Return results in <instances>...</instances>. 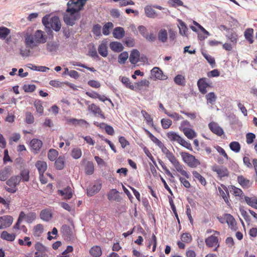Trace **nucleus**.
Segmentation results:
<instances>
[{
    "label": "nucleus",
    "mask_w": 257,
    "mask_h": 257,
    "mask_svg": "<svg viewBox=\"0 0 257 257\" xmlns=\"http://www.w3.org/2000/svg\"><path fill=\"white\" fill-rule=\"evenodd\" d=\"M158 143V147L161 149L163 154L171 163L176 170L182 176H184L187 178H189V173L184 170V166L180 163L174 154L170 151L161 142H159Z\"/></svg>",
    "instance_id": "obj_1"
},
{
    "label": "nucleus",
    "mask_w": 257,
    "mask_h": 257,
    "mask_svg": "<svg viewBox=\"0 0 257 257\" xmlns=\"http://www.w3.org/2000/svg\"><path fill=\"white\" fill-rule=\"evenodd\" d=\"M47 41V36L41 30H37L33 35L27 34L25 36V43L27 47L34 49L40 44Z\"/></svg>",
    "instance_id": "obj_2"
},
{
    "label": "nucleus",
    "mask_w": 257,
    "mask_h": 257,
    "mask_svg": "<svg viewBox=\"0 0 257 257\" xmlns=\"http://www.w3.org/2000/svg\"><path fill=\"white\" fill-rule=\"evenodd\" d=\"M42 23L46 27L52 28L56 32L59 31L61 28L60 20L57 16L50 18L49 16H46L43 18Z\"/></svg>",
    "instance_id": "obj_3"
},
{
    "label": "nucleus",
    "mask_w": 257,
    "mask_h": 257,
    "mask_svg": "<svg viewBox=\"0 0 257 257\" xmlns=\"http://www.w3.org/2000/svg\"><path fill=\"white\" fill-rule=\"evenodd\" d=\"M168 140L172 143L176 142L181 145L182 147L192 151V147L191 144L185 141L183 138L179 136L177 133L171 131L169 132L166 135Z\"/></svg>",
    "instance_id": "obj_4"
},
{
    "label": "nucleus",
    "mask_w": 257,
    "mask_h": 257,
    "mask_svg": "<svg viewBox=\"0 0 257 257\" xmlns=\"http://www.w3.org/2000/svg\"><path fill=\"white\" fill-rule=\"evenodd\" d=\"M180 155L183 162L190 168H196L201 165L200 161L189 153L183 152L180 153Z\"/></svg>",
    "instance_id": "obj_5"
},
{
    "label": "nucleus",
    "mask_w": 257,
    "mask_h": 257,
    "mask_svg": "<svg viewBox=\"0 0 257 257\" xmlns=\"http://www.w3.org/2000/svg\"><path fill=\"white\" fill-rule=\"evenodd\" d=\"M21 178L19 176H14L11 177L6 184L9 187H5V189L9 193H14L17 191V186L20 183Z\"/></svg>",
    "instance_id": "obj_6"
},
{
    "label": "nucleus",
    "mask_w": 257,
    "mask_h": 257,
    "mask_svg": "<svg viewBox=\"0 0 257 257\" xmlns=\"http://www.w3.org/2000/svg\"><path fill=\"white\" fill-rule=\"evenodd\" d=\"M86 2V0H70L67 3V11L79 13Z\"/></svg>",
    "instance_id": "obj_7"
},
{
    "label": "nucleus",
    "mask_w": 257,
    "mask_h": 257,
    "mask_svg": "<svg viewBox=\"0 0 257 257\" xmlns=\"http://www.w3.org/2000/svg\"><path fill=\"white\" fill-rule=\"evenodd\" d=\"M66 14H64L63 20L66 25L73 26L75 24V21L78 20L80 17L79 13L72 11H67L66 10Z\"/></svg>",
    "instance_id": "obj_8"
},
{
    "label": "nucleus",
    "mask_w": 257,
    "mask_h": 257,
    "mask_svg": "<svg viewBox=\"0 0 257 257\" xmlns=\"http://www.w3.org/2000/svg\"><path fill=\"white\" fill-rule=\"evenodd\" d=\"M61 232L64 239L67 240H72L75 238L73 229L67 225H63L61 227Z\"/></svg>",
    "instance_id": "obj_9"
},
{
    "label": "nucleus",
    "mask_w": 257,
    "mask_h": 257,
    "mask_svg": "<svg viewBox=\"0 0 257 257\" xmlns=\"http://www.w3.org/2000/svg\"><path fill=\"white\" fill-rule=\"evenodd\" d=\"M219 236L217 235H211L205 239L206 245L208 247H215L214 251H217L219 246Z\"/></svg>",
    "instance_id": "obj_10"
},
{
    "label": "nucleus",
    "mask_w": 257,
    "mask_h": 257,
    "mask_svg": "<svg viewBox=\"0 0 257 257\" xmlns=\"http://www.w3.org/2000/svg\"><path fill=\"white\" fill-rule=\"evenodd\" d=\"M14 218L10 215H4L0 217V229H5L10 227L13 223Z\"/></svg>",
    "instance_id": "obj_11"
},
{
    "label": "nucleus",
    "mask_w": 257,
    "mask_h": 257,
    "mask_svg": "<svg viewBox=\"0 0 257 257\" xmlns=\"http://www.w3.org/2000/svg\"><path fill=\"white\" fill-rule=\"evenodd\" d=\"M208 127L213 134L218 136H221L224 134L223 130L215 122L212 121L210 122Z\"/></svg>",
    "instance_id": "obj_12"
},
{
    "label": "nucleus",
    "mask_w": 257,
    "mask_h": 257,
    "mask_svg": "<svg viewBox=\"0 0 257 257\" xmlns=\"http://www.w3.org/2000/svg\"><path fill=\"white\" fill-rule=\"evenodd\" d=\"M225 222L228 224V227L232 230L235 231L237 229L236 221L234 218L230 214H225Z\"/></svg>",
    "instance_id": "obj_13"
},
{
    "label": "nucleus",
    "mask_w": 257,
    "mask_h": 257,
    "mask_svg": "<svg viewBox=\"0 0 257 257\" xmlns=\"http://www.w3.org/2000/svg\"><path fill=\"white\" fill-rule=\"evenodd\" d=\"M42 145V142L37 139H33L30 142L31 149L35 154H37L40 151Z\"/></svg>",
    "instance_id": "obj_14"
},
{
    "label": "nucleus",
    "mask_w": 257,
    "mask_h": 257,
    "mask_svg": "<svg viewBox=\"0 0 257 257\" xmlns=\"http://www.w3.org/2000/svg\"><path fill=\"white\" fill-rule=\"evenodd\" d=\"M206 78H201L197 81V86L199 91L203 94L207 93L206 88L209 86V84L206 82Z\"/></svg>",
    "instance_id": "obj_15"
},
{
    "label": "nucleus",
    "mask_w": 257,
    "mask_h": 257,
    "mask_svg": "<svg viewBox=\"0 0 257 257\" xmlns=\"http://www.w3.org/2000/svg\"><path fill=\"white\" fill-rule=\"evenodd\" d=\"M88 110L93 113L94 115H99L100 117L103 119L105 118L99 106L94 103L89 104L88 106Z\"/></svg>",
    "instance_id": "obj_16"
},
{
    "label": "nucleus",
    "mask_w": 257,
    "mask_h": 257,
    "mask_svg": "<svg viewBox=\"0 0 257 257\" xmlns=\"http://www.w3.org/2000/svg\"><path fill=\"white\" fill-rule=\"evenodd\" d=\"M212 171L216 172L220 178L229 175V172L227 169L224 167L213 166L212 167Z\"/></svg>",
    "instance_id": "obj_17"
},
{
    "label": "nucleus",
    "mask_w": 257,
    "mask_h": 257,
    "mask_svg": "<svg viewBox=\"0 0 257 257\" xmlns=\"http://www.w3.org/2000/svg\"><path fill=\"white\" fill-rule=\"evenodd\" d=\"M99 54L103 57H106L108 55L107 41L103 40L98 47Z\"/></svg>",
    "instance_id": "obj_18"
},
{
    "label": "nucleus",
    "mask_w": 257,
    "mask_h": 257,
    "mask_svg": "<svg viewBox=\"0 0 257 257\" xmlns=\"http://www.w3.org/2000/svg\"><path fill=\"white\" fill-rule=\"evenodd\" d=\"M221 188L219 187L218 188V191L219 193V194L222 196V198L225 202V203L227 204H229V193L228 191V189L227 187L223 185H221Z\"/></svg>",
    "instance_id": "obj_19"
},
{
    "label": "nucleus",
    "mask_w": 257,
    "mask_h": 257,
    "mask_svg": "<svg viewBox=\"0 0 257 257\" xmlns=\"http://www.w3.org/2000/svg\"><path fill=\"white\" fill-rule=\"evenodd\" d=\"M101 188V184L100 183H95L92 186L89 187L87 189V195L88 196H93L98 193Z\"/></svg>",
    "instance_id": "obj_20"
},
{
    "label": "nucleus",
    "mask_w": 257,
    "mask_h": 257,
    "mask_svg": "<svg viewBox=\"0 0 257 257\" xmlns=\"http://www.w3.org/2000/svg\"><path fill=\"white\" fill-rule=\"evenodd\" d=\"M151 74L159 80H165L167 78V76L163 74V71L158 67L153 68L151 70Z\"/></svg>",
    "instance_id": "obj_21"
},
{
    "label": "nucleus",
    "mask_w": 257,
    "mask_h": 257,
    "mask_svg": "<svg viewBox=\"0 0 257 257\" xmlns=\"http://www.w3.org/2000/svg\"><path fill=\"white\" fill-rule=\"evenodd\" d=\"M35 166L38 170L39 175H41V177H44V173L47 168L46 162L43 161H38L36 162Z\"/></svg>",
    "instance_id": "obj_22"
},
{
    "label": "nucleus",
    "mask_w": 257,
    "mask_h": 257,
    "mask_svg": "<svg viewBox=\"0 0 257 257\" xmlns=\"http://www.w3.org/2000/svg\"><path fill=\"white\" fill-rule=\"evenodd\" d=\"M107 198L109 201L114 200L119 201L120 196L118 194V191L115 189H112L109 191L107 194Z\"/></svg>",
    "instance_id": "obj_23"
},
{
    "label": "nucleus",
    "mask_w": 257,
    "mask_h": 257,
    "mask_svg": "<svg viewBox=\"0 0 257 257\" xmlns=\"http://www.w3.org/2000/svg\"><path fill=\"white\" fill-rule=\"evenodd\" d=\"M110 48L114 52H120L123 49V47L121 43L118 42H111L109 44Z\"/></svg>",
    "instance_id": "obj_24"
},
{
    "label": "nucleus",
    "mask_w": 257,
    "mask_h": 257,
    "mask_svg": "<svg viewBox=\"0 0 257 257\" xmlns=\"http://www.w3.org/2000/svg\"><path fill=\"white\" fill-rule=\"evenodd\" d=\"M112 34L115 38L120 39L124 36L125 32L123 28L118 27L114 29Z\"/></svg>",
    "instance_id": "obj_25"
},
{
    "label": "nucleus",
    "mask_w": 257,
    "mask_h": 257,
    "mask_svg": "<svg viewBox=\"0 0 257 257\" xmlns=\"http://www.w3.org/2000/svg\"><path fill=\"white\" fill-rule=\"evenodd\" d=\"M11 174V169L9 167H5L0 170V180L6 181Z\"/></svg>",
    "instance_id": "obj_26"
},
{
    "label": "nucleus",
    "mask_w": 257,
    "mask_h": 257,
    "mask_svg": "<svg viewBox=\"0 0 257 257\" xmlns=\"http://www.w3.org/2000/svg\"><path fill=\"white\" fill-rule=\"evenodd\" d=\"M140 58V52L137 49H134L130 56V61L131 63L135 64L137 63L139 61Z\"/></svg>",
    "instance_id": "obj_27"
},
{
    "label": "nucleus",
    "mask_w": 257,
    "mask_h": 257,
    "mask_svg": "<svg viewBox=\"0 0 257 257\" xmlns=\"http://www.w3.org/2000/svg\"><path fill=\"white\" fill-rule=\"evenodd\" d=\"M237 181L239 184L244 188H248L251 185L250 180L242 175L238 176Z\"/></svg>",
    "instance_id": "obj_28"
},
{
    "label": "nucleus",
    "mask_w": 257,
    "mask_h": 257,
    "mask_svg": "<svg viewBox=\"0 0 257 257\" xmlns=\"http://www.w3.org/2000/svg\"><path fill=\"white\" fill-rule=\"evenodd\" d=\"M59 47V43L57 42H49L46 44L47 50L52 53H55Z\"/></svg>",
    "instance_id": "obj_29"
},
{
    "label": "nucleus",
    "mask_w": 257,
    "mask_h": 257,
    "mask_svg": "<svg viewBox=\"0 0 257 257\" xmlns=\"http://www.w3.org/2000/svg\"><path fill=\"white\" fill-rule=\"evenodd\" d=\"M16 234L14 233H10L7 231H3L1 234V238L8 241H13L16 238Z\"/></svg>",
    "instance_id": "obj_30"
},
{
    "label": "nucleus",
    "mask_w": 257,
    "mask_h": 257,
    "mask_svg": "<svg viewBox=\"0 0 257 257\" xmlns=\"http://www.w3.org/2000/svg\"><path fill=\"white\" fill-rule=\"evenodd\" d=\"M119 80L122 82V83L126 87L132 90H135V86L132 83L130 79L125 76H119Z\"/></svg>",
    "instance_id": "obj_31"
},
{
    "label": "nucleus",
    "mask_w": 257,
    "mask_h": 257,
    "mask_svg": "<svg viewBox=\"0 0 257 257\" xmlns=\"http://www.w3.org/2000/svg\"><path fill=\"white\" fill-rule=\"evenodd\" d=\"M59 194L63 196L65 199H69L72 197V189L70 187H67L63 190H59Z\"/></svg>",
    "instance_id": "obj_32"
},
{
    "label": "nucleus",
    "mask_w": 257,
    "mask_h": 257,
    "mask_svg": "<svg viewBox=\"0 0 257 257\" xmlns=\"http://www.w3.org/2000/svg\"><path fill=\"white\" fill-rule=\"evenodd\" d=\"M40 217L43 220L48 221L52 218V213L47 209H43L40 212Z\"/></svg>",
    "instance_id": "obj_33"
},
{
    "label": "nucleus",
    "mask_w": 257,
    "mask_h": 257,
    "mask_svg": "<svg viewBox=\"0 0 257 257\" xmlns=\"http://www.w3.org/2000/svg\"><path fill=\"white\" fill-rule=\"evenodd\" d=\"M158 38L159 41L162 43H165L168 39V33L166 29H161L158 34Z\"/></svg>",
    "instance_id": "obj_34"
},
{
    "label": "nucleus",
    "mask_w": 257,
    "mask_h": 257,
    "mask_svg": "<svg viewBox=\"0 0 257 257\" xmlns=\"http://www.w3.org/2000/svg\"><path fill=\"white\" fill-rule=\"evenodd\" d=\"M55 160V166L56 168L59 170H62L64 167L65 157L63 156H60Z\"/></svg>",
    "instance_id": "obj_35"
},
{
    "label": "nucleus",
    "mask_w": 257,
    "mask_h": 257,
    "mask_svg": "<svg viewBox=\"0 0 257 257\" xmlns=\"http://www.w3.org/2000/svg\"><path fill=\"white\" fill-rule=\"evenodd\" d=\"M253 29L252 28H248L244 32V37L245 39L249 43L252 44L253 42Z\"/></svg>",
    "instance_id": "obj_36"
},
{
    "label": "nucleus",
    "mask_w": 257,
    "mask_h": 257,
    "mask_svg": "<svg viewBox=\"0 0 257 257\" xmlns=\"http://www.w3.org/2000/svg\"><path fill=\"white\" fill-rule=\"evenodd\" d=\"M44 231L43 225L38 224L35 225L33 229V234L35 237H40Z\"/></svg>",
    "instance_id": "obj_37"
},
{
    "label": "nucleus",
    "mask_w": 257,
    "mask_h": 257,
    "mask_svg": "<svg viewBox=\"0 0 257 257\" xmlns=\"http://www.w3.org/2000/svg\"><path fill=\"white\" fill-rule=\"evenodd\" d=\"M145 12L146 15L151 18H155L157 17V15L155 10H154L151 6H148L145 8Z\"/></svg>",
    "instance_id": "obj_38"
},
{
    "label": "nucleus",
    "mask_w": 257,
    "mask_h": 257,
    "mask_svg": "<svg viewBox=\"0 0 257 257\" xmlns=\"http://www.w3.org/2000/svg\"><path fill=\"white\" fill-rule=\"evenodd\" d=\"M90 254L94 257H99L101 255V249L99 246H94L89 250Z\"/></svg>",
    "instance_id": "obj_39"
},
{
    "label": "nucleus",
    "mask_w": 257,
    "mask_h": 257,
    "mask_svg": "<svg viewBox=\"0 0 257 257\" xmlns=\"http://www.w3.org/2000/svg\"><path fill=\"white\" fill-rule=\"evenodd\" d=\"M183 132L185 136L189 139H193L197 136L195 132L190 127L187 129H183Z\"/></svg>",
    "instance_id": "obj_40"
},
{
    "label": "nucleus",
    "mask_w": 257,
    "mask_h": 257,
    "mask_svg": "<svg viewBox=\"0 0 257 257\" xmlns=\"http://www.w3.org/2000/svg\"><path fill=\"white\" fill-rule=\"evenodd\" d=\"M246 203L251 207L257 209V198L256 197H244Z\"/></svg>",
    "instance_id": "obj_41"
},
{
    "label": "nucleus",
    "mask_w": 257,
    "mask_h": 257,
    "mask_svg": "<svg viewBox=\"0 0 257 257\" xmlns=\"http://www.w3.org/2000/svg\"><path fill=\"white\" fill-rule=\"evenodd\" d=\"M179 33L182 36H187L188 28L185 23L181 20H178Z\"/></svg>",
    "instance_id": "obj_42"
},
{
    "label": "nucleus",
    "mask_w": 257,
    "mask_h": 257,
    "mask_svg": "<svg viewBox=\"0 0 257 257\" xmlns=\"http://www.w3.org/2000/svg\"><path fill=\"white\" fill-rule=\"evenodd\" d=\"M192 174L193 175V177L197 179L199 182L201 183V185L203 186H205L206 184V181L204 177H203L200 173H199L196 171H193L192 172Z\"/></svg>",
    "instance_id": "obj_43"
},
{
    "label": "nucleus",
    "mask_w": 257,
    "mask_h": 257,
    "mask_svg": "<svg viewBox=\"0 0 257 257\" xmlns=\"http://www.w3.org/2000/svg\"><path fill=\"white\" fill-rule=\"evenodd\" d=\"M58 155V152L56 150L51 149L48 152V158L50 161H54L57 159Z\"/></svg>",
    "instance_id": "obj_44"
},
{
    "label": "nucleus",
    "mask_w": 257,
    "mask_h": 257,
    "mask_svg": "<svg viewBox=\"0 0 257 257\" xmlns=\"http://www.w3.org/2000/svg\"><path fill=\"white\" fill-rule=\"evenodd\" d=\"M10 34V29L5 27H0V38L1 39H6Z\"/></svg>",
    "instance_id": "obj_45"
},
{
    "label": "nucleus",
    "mask_w": 257,
    "mask_h": 257,
    "mask_svg": "<svg viewBox=\"0 0 257 257\" xmlns=\"http://www.w3.org/2000/svg\"><path fill=\"white\" fill-rule=\"evenodd\" d=\"M18 243L20 245L28 246V247L31 246L32 244V242L30 240V238L28 236H25L23 239H19Z\"/></svg>",
    "instance_id": "obj_46"
},
{
    "label": "nucleus",
    "mask_w": 257,
    "mask_h": 257,
    "mask_svg": "<svg viewBox=\"0 0 257 257\" xmlns=\"http://www.w3.org/2000/svg\"><path fill=\"white\" fill-rule=\"evenodd\" d=\"M229 148L232 151L238 153L240 150L241 146L238 142L233 141L229 144Z\"/></svg>",
    "instance_id": "obj_47"
},
{
    "label": "nucleus",
    "mask_w": 257,
    "mask_h": 257,
    "mask_svg": "<svg viewBox=\"0 0 257 257\" xmlns=\"http://www.w3.org/2000/svg\"><path fill=\"white\" fill-rule=\"evenodd\" d=\"M71 155L75 159L80 158L82 156V151L80 148H75L71 151Z\"/></svg>",
    "instance_id": "obj_48"
},
{
    "label": "nucleus",
    "mask_w": 257,
    "mask_h": 257,
    "mask_svg": "<svg viewBox=\"0 0 257 257\" xmlns=\"http://www.w3.org/2000/svg\"><path fill=\"white\" fill-rule=\"evenodd\" d=\"M226 37L233 44H236L238 36L235 32L231 31Z\"/></svg>",
    "instance_id": "obj_49"
},
{
    "label": "nucleus",
    "mask_w": 257,
    "mask_h": 257,
    "mask_svg": "<svg viewBox=\"0 0 257 257\" xmlns=\"http://www.w3.org/2000/svg\"><path fill=\"white\" fill-rule=\"evenodd\" d=\"M34 106L37 112L40 115H42L44 112V108L42 105V102L40 100H36L34 102Z\"/></svg>",
    "instance_id": "obj_50"
},
{
    "label": "nucleus",
    "mask_w": 257,
    "mask_h": 257,
    "mask_svg": "<svg viewBox=\"0 0 257 257\" xmlns=\"http://www.w3.org/2000/svg\"><path fill=\"white\" fill-rule=\"evenodd\" d=\"M113 25L111 22L106 23L102 28V33L103 35L107 36L110 33V29L112 28Z\"/></svg>",
    "instance_id": "obj_51"
},
{
    "label": "nucleus",
    "mask_w": 257,
    "mask_h": 257,
    "mask_svg": "<svg viewBox=\"0 0 257 257\" xmlns=\"http://www.w3.org/2000/svg\"><path fill=\"white\" fill-rule=\"evenodd\" d=\"M94 167L93 163L91 162H88L85 167V173L87 175H91L93 173Z\"/></svg>",
    "instance_id": "obj_52"
},
{
    "label": "nucleus",
    "mask_w": 257,
    "mask_h": 257,
    "mask_svg": "<svg viewBox=\"0 0 257 257\" xmlns=\"http://www.w3.org/2000/svg\"><path fill=\"white\" fill-rule=\"evenodd\" d=\"M21 180L24 182H28L29 180V171L27 169H24L20 173Z\"/></svg>",
    "instance_id": "obj_53"
},
{
    "label": "nucleus",
    "mask_w": 257,
    "mask_h": 257,
    "mask_svg": "<svg viewBox=\"0 0 257 257\" xmlns=\"http://www.w3.org/2000/svg\"><path fill=\"white\" fill-rule=\"evenodd\" d=\"M230 192L235 196H238L241 197L243 196V193L241 189L233 186H231V190H230Z\"/></svg>",
    "instance_id": "obj_54"
},
{
    "label": "nucleus",
    "mask_w": 257,
    "mask_h": 257,
    "mask_svg": "<svg viewBox=\"0 0 257 257\" xmlns=\"http://www.w3.org/2000/svg\"><path fill=\"white\" fill-rule=\"evenodd\" d=\"M161 123L162 127L165 130L169 128L172 124V120L168 118L162 119Z\"/></svg>",
    "instance_id": "obj_55"
},
{
    "label": "nucleus",
    "mask_w": 257,
    "mask_h": 257,
    "mask_svg": "<svg viewBox=\"0 0 257 257\" xmlns=\"http://www.w3.org/2000/svg\"><path fill=\"white\" fill-rule=\"evenodd\" d=\"M128 57V54L126 52L121 53L118 57V62L120 64H124Z\"/></svg>",
    "instance_id": "obj_56"
},
{
    "label": "nucleus",
    "mask_w": 257,
    "mask_h": 257,
    "mask_svg": "<svg viewBox=\"0 0 257 257\" xmlns=\"http://www.w3.org/2000/svg\"><path fill=\"white\" fill-rule=\"evenodd\" d=\"M34 117L33 114L29 111L25 113V122L28 124H32L34 122Z\"/></svg>",
    "instance_id": "obj_57"
},
{
    "label": "nucleus",
    "mask_w": 257,
    "mask_h": 257,
    "mask_svg": "<svg viewBox=\"0 0 257 257\" xmlns=\"http://www.w3.org/2000/svg\"><path fill=\"white\" fill-rule=\"evenodd\" d=\"M35 248L37 251L35 253V254L37 255L38 254V251L41 252H44L46 250V248L45 246L43 245L42 243L37 242L35 244Z\"/></svg>",
    "instance_id": "obj_58"
},
{
    "label": "nucleus",
    "mask_w": 257,
    "mask_h": 257,
    "mask_svg": "<svg viewBox=\"0 0 257 257\" xmlns=\"http://www.w3.org/2000/svg\"><path fill=\"white\" fill-rule=\"evenodd\" d=\"M206 98L208 103L213 104L216 101V96L214 92H209L206 95Z\"/></svg>",
    "instance_id": "obj_59"
},
{
    "label": "nucleus",
    "mask_w": 257,
    "mask_h": 257,
    "mask_svg": "<svg viewBox=\"0 0 257 257\" xmlns=\"http://www.w3.org/2000/svg\"><path fill=\"white\" fill-rule=\"evenodd\" d=\"M101 29L100 25L96 24L93 26L92 32L96 37H98L101 36Z\"/></svg>",
    "instance_id": "obj_60"
},
{
    "label": "nucleus",
    "mask_w": 257,
    "mask_h": 257,
    "mask_svg": "<svg viewBox=\"0 0 257 257\" xmlns=\"http://www.w3.org/2000/svg\"><path fill=\"white\" fill-rule=\"evenodd\" d=\"M181 240L186 243H190L192 240L191 235L189 233H184L181 236Z\"/></svg>",
    "instance_id": "obj_61"
},
{
    "label": "nucleus",
    "mask_w": 257,
    "mask_h": 257,
    "mask_svg": "<svg viewBox=\"0 0 257 257\" xmlns=\"http://www.w3.org/2000/svg\"><path fill=\"white\" fill-rule=\"evenodd\" d=\"M174 82L178 85H183L185 84V77L182 75H177L174 78Z\"/></svg>",
    "instance_id": "obj_62"
},
{
    "label": "nucleus",
    "mask_w": 257,
    "mask_h": 257,
    "mask_svg": "<svg viewBox=\"0 0 257 257\" xmlns=\"http://www.w3.org/2000/svg\"><path fill=\"white\" fill-rule=\"evenodd\" d=\"M168 4L172 7L183 6V2L181 0H169Z\"/></svg>",
    "instance_id": "obj_63"
},
{
    "label": "nucleus",
    "mask_w": 257,
    "mask_h": 257,
    "mask_svg": "<svg viewBox=\"0 0 257 257\" xmlns=\"http://www.w3.org/2000/svg\"><path fill=\"white\" fill-rule=\"evenodd\" d=\"M37 218V215L34 212H30L27 214L26 216V221L28 223H32Z\"/></svg>",
    "instance_id": "obj_64"
}]
</instances>
